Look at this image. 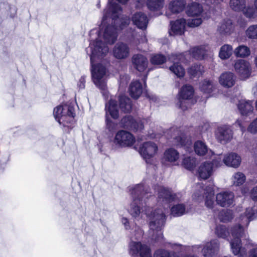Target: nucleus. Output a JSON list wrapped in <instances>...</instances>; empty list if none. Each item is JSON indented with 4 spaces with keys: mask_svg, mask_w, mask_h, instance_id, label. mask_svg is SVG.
I'll use <instances>...</instances> for the list:
<instances>
[{
    "mask_svg": "<svg viewBox=\"0 0 257 257\" xmlns=\"http://www.w3.org/2000/svg\"><path fill=\"white\" fill-rule=\"evenodd\" d=\"M223 162L226 166L236 168L241 163V158L237 154L232 153L224 157Z\"/></svg>",
    "mask_w": 257,
    "mask_h": 257,
    "instance_id": "obj_26",
    "label": "nucleus"
},
{
    "mask_svg": "<svg viewBox=\"0 0 257 257\" xmlns=\"http://www.w3.org/2000/svg\"><path fill=\"white\" fill-rule=\"evenodd\" d=\"M184 57L183 54H172L169 57V60L173 63V64L169 67V69L179 78L184 77L185 73L184 69L179 63V62L184 61Z\"/></svg>",
    "mask_w": 257,
    "mask_h": 257,
    "instance_id": "obj_10",
    "label": "nucleus"
},
{
    "mask_svg": "<svg viewBox=\"0 0 257 257\" xmlns=\"http://www.w3.org/2000/svg\"><path fill=\"white\" fill-rule=\"evenodd\" d=\"M132 62L134 68L139 72H143L148 65L147 58L140 54L134 55L132 57Z\"/></svg>",
    "mask_w": 257,
    "mask_h": 257,
    "instance_id": "obj_20",
    "label": "nucleus"
},
{
    "mask_svg": "<svg viewBox=\"0 0 257 257\" xmlns=\"http://www.w3.org/2000/svg\"><path fill=\"white\" fill-rule=\"evenodd\" d=\"M9 159L8 157H7L5 158L4 160H0V166L6 165L8 162L9 161Z\"/></svg>",
    "mask_w": 257,
    "mask_h": 257,
    "instance_id": "obj_58",
    "label": "nucleus"
},
{
    "mask_svg": "<svg viewBox=\"0 0 257 257\" xmlns=\"http://www.w3.org/2000/svg\"><path fill=\"white\" fill-rule=\"evenodd\" d=\"M194 149L195 153L200 156H203L206 155L208 152L212 155L214 153L211 150L208 149L205 143L201 141H197L194 144Z\"/></svg>",
    "mask_w": 257,
    "mask_h": 257,
    "instance_id": "obj_28",
    "label": "nucleus"
},
{
    "mask_svg": "<svg viewBox=\"0 0 257 257\" xmlns=\"http://www.w3.org/2000/svg\"><path fill=\"white\" fill-rule=\"evenodd\" d=\"M228 231L226 227L223 225H217L215 229V234L218 237L226 238L228 235Z\"/></svg>",
    "mask_w": 257,
    "mask_h": 257,
    "instance_id": "obj_48",
    "label": "nucleus"
},
{
    "mask_svg": "<svg viewBox=\"0 0 257 257\" xmlns=\"http://www.w3.org/2000/svg\"><path fill=\"white\" fill-rule=\"evenodd\" d=\"M166 60L165 56L162 54H156L153 56L151 59V62L154 65H160L164 63Z\"/></svg>",
    "mask_w": 257,
    "mask_h": 257,
    "instance_id": "obj_49",
    "label": "nucleus"
},
{
    "mask_svg": "<svg viewBox=\"0 0 257 257\" xmlns=\"http://www.w3.org/2000/svg\"><path fill=\"white\" fill-rule=\"evenodd\" d=\"M129 252L132 257L138 254L141 257H152L150 247L140 242L131 241L129 244Z\"/></svg>",
    "mask_w": 257,
    "mask_h": 257,
    "instance_id": "obj_9",
    "label": "nucleus"
},
{
    "mask_svg": "<svg viewBox=\"0 0 257 257\" xmlns=\"http://www.w3.org/2000/svg\"><path fill=\"white\" fill-rule=\"evenodd\" d=\"M250 197L252 200L257 201V186L252 188L250 192Z\"/></svg>",
    "mask_w": 257,
    "mask_h": 257,
    "instance_id": "obj_52",
    "label": "nucleus"
},
{
    "mask_svg": "<svg viewBox=\"0 0 257 257\" xmlns=\"http://www.w3.org/2000/svg\"><path fill=\"white\" fill-rule=\"evenodd\" d=\"M249 257H257V248H253L249 251Z\"/></svg>",
    "mask_w": 257,
    "mask_h": 257,
    "instance_id": "obj_56",
    "label": "nucleus"
},
{
    "mask_svg": "<svg viewBox=\"0 0 257 257\" xmlns=\"http://www.w3.org/2000/svg\"><path fill=\"white\" fill-rule=\"evenodd\" d=\"M246 36L250 39H257V24L248 27L245 31Z\"/></svg>",
    "mask_w": 257,
    "mask_h": 257,
    "instance_id": "obj_47",
    "label": "nucleus"
},
{
    "mask_svg": "<svg viewBox=\"0 0 257 257\" xmlns=\"http://www.w3.org/2000/svg\"><path fill=\"white\" fill-rule=\"evenodd\" d=\"M202 21L200 18L193 19L188 23V25L190 27H195L199 26Z\"/></svg>",
    "mask_w": 257,
    "mask_h": 257,
    "instance_id": "obj_51",
    "label": "nucleus"
},
{
    "mask_svg": "<svg viewBox=\"0 0 257 257\" xmlns=\"http://www.w3.org/2000/svg\"><path fill=\"white\" fill-rule=\"evenodd\" d=\"M182 165L187 170H192L196 166V160L194 157H185L183 160Z\"/></svg>",
    "mask_w": 257,
    "mask_h": 257,
    "instance_id": "obj_43",
    "label": "nucleus"
},
{
    "mask_svg": "<svg viewBox=\"0 0 257 257\" xmlns=\"http://www.w3.org/2000/svg\"><path fill=\"white\" fill-rule=\"evenodd\" d=\"M241 11L243 12L244 15L247 18L254 19L257 17V11L255 8L252 7H244Z\"/></svg>",
    "mask_w": 257,
    "mask_h": 257,
    "instance_id": "obj_44",
    "label": "nucleus"
},
{
    "mask_svg": "<svg viewBox=\"0 0 257 257\" xmlns=\"http://www.w3.org/2000/svg\"><path fill=\"white\" fill-rule=\"evenodd\" d=\"M171 212L174 216H180L185 213V206L183 204H177L171 208Z\"/></svg>",
    "mask_w": 257,
    "mask_h": 257,
    "instance_id": "obj_42",
    "label": "nucleus"
},
{
    "mask_svg": "<svg viewBox=\"0 0 257 257\" xmlns=\"http://www.w3.org/2000/svg\"><path fill=\"white\" fill-rule=\"evenodd\" d=\"M219 244L217 239H213L207 242L202 251L204 257H213L218 253Z\"/></svg>",
    "mask_w": 257,
    "mask_h": 257,
    "instance_id": "obj_18",
    "label": "nucleus"
},
{
    "mask_svg": "<svg viewBox=\"0 0 257 257\" xmlns=\"http://www.w3.org/2000/svg\"><path fill=\"white\" fill-rule=\"evenodd\" d=\"M133 24L138 28L145 30L147 27L148 19L147 16L141 12L136 13L132 17Z\"/></svg>",
    "mask_w": 257,
    "mask_h": 257,
    "instance_id": "obj_25",
    "label": "nucleus"
},
{
    "mask_svg": "<svg viewBox=\"0 0 257 257\" xmlns=\"http://www.w3.org/2000/svg\"><path fill=\"white\" fill-rule=\"evenodd\" d=\"M232 179L233 185L238 186L244 183L245 176L242 173L237 172L233 176Z\"/></svg>",
    "mask_w": 257,
    "mask_h": 257,
    "instance_id": "obj_46",
    "label": "nucleus"
},
{
    "mask_svg": "<svg viewBox=\"0 0 257 257\" xmlns=\"http://www.w3.org/2000/svg\"><path fill=\"white\" fill-rule=\"evenodd\" d=\"M106 110V123L108 128L110 130L111 128V121L107 116L108 112L111 116L114 118L116 119L118 117V110L117 105V102L115 100L111 99L108 103L105 105Z\"/></svg>",
    "mask_w": 257,
    "mask_h": 257,
    "instance_id": "obj_17",
    "label": "nucleus"
},
{
    "mask_svg": "<svg viewBox=\"0 0 257 257\" xmlns=\"http://www.w3.org/2000/svg\"><path fill=\"white\" fill-rule=\"evenodd\" d=\"M196 190L193 195L194 199L200 201L205 197V205L208 208H212L214 204V189L213 185L209 184L204 188L201 184H198L196 186Z\"/></svg>",
    "mask_w": 257,
    "mask_h": 257,
    "instance_id": "obj_5",
    "label": "nucleus"
},
{
    "mask_svg": "<svg viewBox=\"0 0 257 257\" xmlns=\"http://www.w3.org/2000/svg\"><path fill=\"white\" fill-rule=\"evenodd\" d=\"M130 95L135 99L138 98L143 92L142 86L139 81L132 82L129 88Z\"/></svg>",
    "mask_w": 257,
    "mask_h": 257,
    "instance_id": "obj_29",
    "label": "nucleus"
},
{
    "mask_svg": "<svg viewBox=\"0 0 257 257\" xmlns=\"http://www.w3.org/2000/svg\"><path fill=\"white\" fill-rule=\"evenodd\" d=\"M254 63H255L256 67H257V56L255 58Z\"/></svg>",
    "mask_w": 257,
    "mask_h": 257,
    "instance_id": "obj_64",
    "label": "nucleus"
},
{
    "mask_svg": "<svg viewBox=\"0 0 257 257\" xmlns=\"http://www.w3.org/2000/svg\"><path fill=\"white\" fill-rule=\"evenodd\" d=\"M105 19H106V16H104L103 17V19H102V24H101V27H102L101 29L102 30L104 27Z\"/></svg>",
    "mask_w": 257,
    "mask_h": 257,
    "instance_id": "obj_60",
    "label": "nucleus"
},
{
    "mask_svg": "<svg viewBox=\"0 0 257 257\" xmlns=\"http://www.w3.org/2000/svg\"><path fill=\"white\" fill-rule=\"evenodd\" d=\"M157 145L153 142L144 143L140 148L139 152L147 163H150V159L153 158L158 151Z\"/></svg>",
    "mask_w": 257,
    "mask_h": 257,
    "instance_id": "obj_11",
    "label": "nucleus"
},
{
    "mask_svg": "<svg viewBox=\"0 0 257 257\" xmlns=\"http://www.w3.org/2000/svg\"><path fill=\"white\" fill-rule=\"evenodd\" d=\"M86 51L90 57L93 81L98 88L105 91L106 85L103 78L106 73V68L99 62H103V58L108 52V47L106 44L96 39L90 42Z\"/></svg>",
    "mask_w": 257,
    "mask_h": 257,
    "instance_id": "obj_2",
    "label": "nucleus"
},
{
    "mask_svg": "<svg viewBox=\"0 0 257 257\" xmlns=\"http://www.w3.org/2000/svg\"><path fill=\"white\" fill-rule=\"evenodd\" d=\"M235 124L237 125H238L240 128V130L242 132V133H244V132H245L246 131V128L244 126H243L242 125V123H241V121L239 120H237L236 121H235Z\"/></svg>",
    "mask_w": 257,
    "mask_h": 257,
    "instance_id": "obj_54",
    "label": "nucleus"
},
{
    "mask_svg": "<svg viewBox=\"0 0 257 257\" xmlns=\"http://www.w3.org/2000/svg\"><path fill=\"white\" fill-rule=\"evenodd\" d=\"M218 31L221 35H229L234 31V27L230 20L223 21L218 28Z\"/></svg>",
    "mask_w": 257,
    "mask_h": 257,
    "instance_id": "obj_30",
    "label": "nucleus"
},
{
    "mask_svg": "<svg viewBox=\"0 0 257 257\" xmlns=\"http://www.w3.org/2000/svg\"><path fill=\"white\" fill-rule=\"evenodd\" d=\"M116 11L114 12V13H118V11H121V9L120 8V7L118 6V5H116Z\"/></svg>",
    "mask_w": 257,
    "mask_h": 257,
    "instance_id": "obj_61",
    "label": "nucleus"
},
{
    "mask_svg": "<svg viewBox=\"0 0 257 257\" xmlns=\"http://www.w3.org/2000/svg\"><path fill=\"white\" fill-rule=\"evenodd\" d=\"M103 39L105 43L113 44L117 37L116 27L113 26H107L104 28Z\"/></svg>",
    "mask_w": 257,
    "mask_h": 257,
    "instance_id": "obj_21",
    "label": "nucleus"
},
{
    "mask_svg": "<svg viewBox=\"0 0 257 257\" xmlns=\"http://www.w3.org/2000/svg\"><path fill=\"white\" fill-rule=\"evenodd\" d=\"M218 158L214 159L212 162H206L200 165L198 169V175L200 179L206 180L212 174L213 166H220L221 164V158L218 156Z\"/></svg>",
    "mask_w": 257,
    "mask_h": 257,
    "instance_id": "obj_8",
    "label": "nucleus"
},
{
    "mask_svg": "<svg viewBox=\"0 0 257 257\" xmlns=\"http://www.w3.org/2000/svg\"><path fill=\"white\" fill-rule=\"evenodd\" d=\"M194 94L193 88L189 85H185L179 93V102L177 105L183 110L187 109L195 101L192 99Z\"/></svg>",
    "mask_w": 257,
    "mask_h": 257,
    "instance_id": "obj_6",
    "label": "nucleus"
},
{
    "mask_svg": "<svg viewBox=\"0 0 257 257\" xmlns=\"http://www.w3.org/2000/svg\"><path fill=\"white\" fill-rule=\"evenodd\" d=\"M247 131L252 134H257V117L250 123Z\"/></svg>",
    "mask_w": 257,
    "mask_h": 257,
    "instance_id": "obj_50",
    "label": "nucleus"
},
{
    "mask_svg": "<svg viewBox=\"0 0 257 257\" xmlns=\"http://www.w3.org/2000/svg\"><path fill=\"white\" fill-rule=\"evenodd\" d=\"M117 1L121 4H125L128 0H117Z\"/></svg>",
    "mask_w": 257,
    "mask_h": 257,
    "instance_id": "obj_62",
    "label": "nucleus"
},
{
    "mask_svg": "<svg viewBox=\"0 0 257 257\" xmlns=\"http://www.w3.org/2000/svg\"><path fill=\"white\" fill-rule=\"evenodd\" d=\"M179 158V153L173 148L166 150L164 153L163 160L164 162L173 163L177 161Z\"/></svg>",
    "mask_w": 257,
    "mask_h": 257,
    "instance_id": "obj_31",
    "label": "nucleus"
},
{
    "mask_svg": "<svg viewBox=\"0 0 257 257\" xmlns=\"http://www.w3.org/2000/svg\"><path fill=\"white\" fill-rule=\"evenodd\" d=\"M254 6L256 9V10L257 11V0H255L254 2Z\"/></svg>",
    "mask_w": 257,
    "mask_h": 257,
    "instance_id": "obj_63",
    "label": "nucleus"
},
{
    "mask_svg": "<svg viewBox=\"0 0 257 257\" xmlns=\"http://www.w3.org/2000/svg\"><path fill=\"white\" fill-rule=\"evenodd\" d=\"M203 67L199 64L192 66L188 70V73L191 77L199 76L202 74Z\"/></svg>",
    "mask_w": 257,
    "mask_h": 257,
    "instance_id": "obj_45",
    "label": "nucleus"
},
{
    "mask_svg": "<svg viewBox=\"0 0 257 257\" xmlns=\"http://www.w3.org/2000/svg\"><path fill=\"white\" fill-rule=\"evenodd\" d=\"M135 142V139L132 134L125 131L118 132L114 140L115 145L122 147L131 146Z\"/></svg>",
    "mask_w": 257,
    "mask_h": 257,
    "instance_id": "obj_12",
    "label": "nucleus"
},
{
    "mask_svg": "<svg viewBox=\"0 0 257 257\" xmlns=\"http://www.w3.org/2000/svg\"><path fill=\"white\" fill-rule=\"evenodd\" d=\"M129 54L130 48L123 43H117L113 49V56L117 59H125L128 56Z\"/></svg>",
    "mask_w": 257,
    "mask_h": 257,
    "instance_id": "obj_22",
    "label": "nucleus"
},
{
    "mask_svg": "<svg viewBox=\"0 0 257 257\" xmlns=\"http://www.w3.org/2000/svg\"><path fill=\"white\" fill-rule=\"evenodd\" d=\"M238 108L241 115H249L253 110L252 101L244 99L240 100L238 103Z\"/></svg>",
    "mask_w": 257,
    "mask_h": 257,
    "instance_id": "obj_27",
    "label": "nucleus"
},
{
    "mask_svg": "<svg viewBox=\"0 0 257 257\" xmlns=\"http://www.w3.org/2000/svg\"><path fill=\"white\" fill-rule=\"evenodd\" d=\"M155 189L158 192V202L164 205V210H162L165 216L166 210L168 211L170 208L169 203L175 200L176 195L173 194L169 188L162 186H158Z\"/></svg>",
    "mask_w": 257,
    "mask_h": 257,
    "instance_id": "obj_7",
    "label": "nucleus"
},
{
    "mask_svg": "<svg viewBox=\"0 0 257 257\" xmlns=\"http://www.w3.org/2000/svg\"><path fill=\"white\" fill-rule=\"evenodd\" d=\"M234 54L237 57L245 58L250 55V51L247 46L242 45L235 49Z\"/></svg>",
    "mask_w": 257,
    "mask_h": 257,
    "instance_id": "obj_36",
    "label": "nucleus"
},
{
    "mask_svg": "<svg viewBox=\"0 0 257 257\" xmlns=\"http://www.w3.org/2000/svg\"><path fill=\"white\" fill-rule=\"evenodd\" d=\"M137 2L138 4H137L136 7L140 8L144 5L145 0H138Z\"/></svg>",
    "mask_w": 257,
    "mask_h": 257,
    "instance_id": "obj_57",
    "label": "nucleus"
},
{
    "mask_svg": "<svg viewBox=\"0 0 257 257\" xmlns=\"http://www.w3.org/2000/svg\"><path fill=\"white\" fill-rule=\"evenodd\" d=\"M189 53L196 59L201 60L204 58L206 52L202 47H194L191 49Z\"/></svg>",
    "mask_w": 257,
    "mask_h": 257,
    "instance_id": "obj_38",
    "label": "nucleus"
},
{
    "mask_svg": "<svg viewBox=\"0 0 257 257\" xmlns=\"http://www.w3.org/2000/svg\"><path fill=\"white\" fill-rule=\"evenodd\" d=\"M123 126L133 131H141L144 128L143 120L140 119H134L131 115L125 116L121 120Z\"/></svg>",
    "mask_w": 257,
    "mask_h": 257,
    "instance_id": "obj_15",
    "label": "nucleus"
},
{
    "mask_svg": "<svg viewBox=\"0 0 257 257\" xmlns=\"http://www.w3.org/2000/svg\"><path fill=\"white\" fill-rule=\"evenodd\" d=\"M234 194L231 192L225 191L217 194L216 200L217 203L221 207H228L233 201Z\"/></svg>",
    "mask_w": 257,
    "mask_h": 257,
    "instance_id": "obj_19",
    "label": "nucleus"
},
{
    "mask_svg": "<svg viewBox=\"0 0 257 257\" xmlns=\"http://www.w3.org/2000/svg\"><path fill=\"white\" fill-rule=\"evenodd\" d=\"M236 76L230 72H226L222 73L219 79L220 84L226 88L232 87L236 81Z\"/></svg>",
    "mask_w": 257,
    "mask_h": 257,
    "instance_id": "obj_24",
    "label": "nucleus"
},
{
    "mask_svg": "<svg viewBox=\"0 0 257 257\" xmlns=\"http://www.w3.org/2000/svg\"><path fill=\"white\" fill-rule=\"evenodd\" d=\"M85 78L84 76H82L80 78L78 83V86L80 89H83L85 87Z\"/></svg>",
    "mask_w": 257,
    "mask_h": 257,
    "instance_id": "obj_53",
    "label": "nucleus"
},
{
    "mask_svg": "<svg viewBox=\"0 0 257 257\" xmlns=\"http://www.w3.org/2000/svg\"><path fill=\"white\" fill-rule=\"evenodd\" d=\"M232 53V46L228 44H225L220 48L219 56L221 59H226L230 57Z\"/></svg>",
    "mask_w": 257,
    "mask_h": 257,
    "instance_id": "obj_37",
    "label": "nucleus"
},
{
    "mask_svg": "<svg viewBox=\"0 0 257 257\" xmlns=\"http://www.w3.org/2000/svg\"><path fill=\"white\" fill-rule=\"evenodd\" d=\"M246 0H230V6L235 11H241L246 5Z\"/></svg>",
    "mask_w": 257,
    "mask_h": 257,
    "instance_id": "obj_40",
    "label": "nucleus"
},
{
    "mask_svg": "<svg viewBox=\"0 0 257 257\" xmlns=\"http://www.w3.org/2000/svg\"><path fill=\"white\" fill-rule=\"evenodd\" d=\"M215 88V84L212 81L205 80L200 83V89L204 93L210 94Z\"/></svg>",
    "mask_w": 257,
    "mask_h": 257,
    "instance_id": "obj_35",
    "label": "nucleus"
},
{
    "mask_svg": "<svg viewBox=\"0 0 257 257\" xmlns=\"http://www.w3.org/2000/svg\"><path fill=\"white\" fill-rule=\"evenodd\" d=\"M168 134H171L170 139L173 140V143L175 145L184 146L187 144L190 145L191 144L190 141L187 139L185 135L178 127H171L168 131Z\"/></svg>",
    "mask_w": 257,
    "mask_h": 257,
    "instance_id": "obj_14",
    "label": "nucleus"
},
{
    "mask_svg": "<svg viewBox=\"0 0 257 257\" xmlns=\"http://www.w3.org/2000/svg\"><path fill=\"white\" fill-rule=\"evenodd\" d=\"M131 194L133 200L131 204L130 213L135 218L142 216L144 211L150 219V234L152 235V239L156 242L163 243L164 237L161 231L162 227L164 225L166 216L164 212L161 209H157L150 214L146 208V199H148L151 194L148 188L143 184L136 185L132 187Z\"/></svg>",
    "mask_w": 257,
    "mask_h": 257,
    "instance_id": "obj_1",
    "label": "nucleus"
},
{
    "mask_svg": "<svg viewBox=\"0 0 257 257\" xmlns=\"http://www.w3.org/2000/svg\"><path fill=\"white\" fill-rule=\"evenodd\" d=\"M185 6V0H173L169 5V9L173 13H179L183 11Z\"/></svg>",
    "mask_w": 257,
    "mask_h": 257,
    "instance_id": "obj_32",
    "label": "nucleus"
},
{
    "mask_svg": "<svg viewBox=\"0 0 257 257\" xmlns=\"http://www.w3.org/2000/svg\"><path fill=\"white\" fill-rule=\"evenodd\" d=\"M234 67L241 79L245 80L250 76L251 69L248 61L242 59L238 60L235 62Z\"/></svg>",
    "mask_w": 257,
    "mask_h": 257,
    "instance_id": "obj_13",
    "label": "nucleus"
},
{
    "mask_svg": "<svg viewBox=\"0 0 257 257\" xmlns=\"http://www.w3.org/2000/svg\"><path fill=\"white\" fill-rule=\"evenodd\" d=\"M186 22L184 19H180L174 22H171V29L169 31L170 36L181 35L185 30Z\"/></svg>",
    "mask_w": 257,
    "mask_h": 257,
    "instance_id": "obj_23",
    "label": "nucleus"
},
{
    "mask_svg": "<svg viewBox=\"0 0 257 257\" xmlns=\"http://www.w3.org/2000/svg\"><path fill=\"white\" fill-rule=\"evenodd\" d=\"M203 11L201 5L197 3H192L189 5L186 11L188 16H196L200 15Z\"/></svg>",
    "mask_w": 257,
    "mask_h": 257,
    "instance_id": "obj_34",
    "label": "nucleus"
},
{
    "mask_svg": "<svg viewBox=\"0 0 257 257\" xmlns=\"http://www.w3.org/2000/svg\"><path fill=\"white\" fill-rule=\"evenodd\" d=\"M164 0H148L147 5L151 11L159 10L164 6Z\"/></svg>",
    "mask_w": 257,
    "mask_h": 257,
    "instance_id": "obj_39",
    "label": "nucleus"
},
{
    "mask_svg": "<svg viewBox=\"0 0 257 257\" xmlns=\"http://www.w3.org/2000/svg\"><path fill=\"white\" fill-rule=\"evenodd\" d=\"M232 211L228 209H223L219 214V218L221 222H227L233 218Z\"/></svg>",
    "mask_w": 257,
    "mask_h": 257,
    "instance_id": "obj_41",
    "label": "nucleus"
},
{
    "mask_svg": "<svg viewBox=\"0 0 257 257\" xmlns=\"http://www.w3.org/2000/svg\"><path fill=\"white\" fill-rule=\"evenodd\" d=\"M53 114L59 124L70 127L75 116L74 108L71 105H59L54 109Z\"/></svg>",
    "mask_w": 257,
    "mask_h": 257,
    "instance_id": "obj_4",
    "label": "nucleus"
},
{
    "mask_svg": "<svg viewBox=\"0 0 257 257\" xmlns=\"http://www.w3.org/2000/svg\"><path fill=\"white\" fill-rule=\"evenodd\" d=\"M119 107L124 112L131 111L132 107V101L130 98L123 95L119 96Z\"/></svg>",
    "mask_w": 257,
    "mask_h": 257,
    "instance_id": "obj_33",
    "label": "nucleus"
},
{
    "mask_svg": "<svg viewBox=\"0 0 257 257\" xmlns=\"http://www.w3.org/2000/svg\"><path fill=\"white\" fill-rule=\"evenodd\" d=\"M232 136V131L229 126L227 125L218 127L215 132L216 139L221 144H226L230 141Z\"/></svg>",
    "mask_w": 257,
    "mask_h": 257,
    "instance_id": "obj_16",
    "label": "nucleus"
},
{
    "mask_svg": "<svg viewBox=\"0 0 257 257\" xmlns=\"http://www.w3.org/2000/svg\"><path fill=\"white\" fill-rule=\"evenodd\" d=\"M121 222L124 225L125 228L128 229L130 228L129 222L128 219L126 218L123 217L121 219Z\"/></svg>",
    "mask_w": 257,
    "mask_h": 257,
    "instance_id": "obj_55",
    "label": "nucleus"
},
{
    "mask_svg": "<svg viewBox=\"0 0 257 257\" xmlns=\"http://www.w3.org/2000/svg\"><path fill=\"white\" fill-rule=\"evenodd\" d=\"M257 212L252 208H247L244 215H240L239 224L234 226L231 229L233 239L230 242L231 248L234 255L239 254V257H246V251L241 248L240 238L245 235V230L243 226H247L250 221L256 216Z\"/></svg>",
    "mask_w": 257,
    "mask_h": 257,
    "instance_id": "obj_3",
    "label": "nucleus"
},
{
    "mask_svg": "<svg viewBox=\"0 0 257 257\" xmlns=\"http://www.w3.org/2000/svg\"><path fill=\"white\" fill-rule=\"evenodd\" d=\"M252 92L253 95L257 96V83L255 84V86L252 88Z\"/></svg>",
    "mask_w": 257,
    "mask_h": 257,
    "instance_id": "obj_59",
    "label": "nucleus"
}]
</instances>
